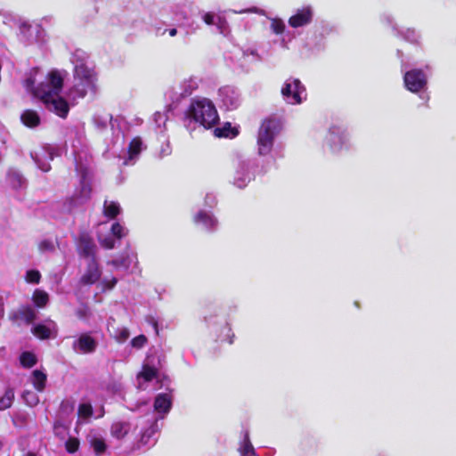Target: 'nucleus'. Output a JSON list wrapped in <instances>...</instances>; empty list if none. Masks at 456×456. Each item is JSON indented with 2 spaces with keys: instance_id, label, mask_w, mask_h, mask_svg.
Returning a JSON list of instances; mask_svg holds the SVG:
<instances>
[{
  "instance_id": "1",
  "label": "nucleus",
  "mask_w": 456,
  "mask_h": 456,
  "mask_svg": "<svg viewBox=\"0 0 456 456\" xmlns=\"http://www.w3.org/2000/svg\"><path fill=\"white\" fill-rule=\"evenodd\" d=\"M64 79L59 70H51L46 80L39 83L34 90V96L40 100L45 109L61 118H66L69 112V104L61 96Z\"/></svg>"
},
{
  "instance_id": "2",
  "label": "nucleus",
  "mask_w": 456,
  "mask_h": 456,
  "mask_svg": "<svg viewBox=\"0 0 456 456\" xmlns=\"http://www.w3.org/2000/svg\"><path fill=\"white\" fill-rule=\"evenodd\" d=\"M185 117L205 129L214 127L219 121L216 106L207 98L192 100L185 111Z\"/></svg>"
},
{
  "instance_id": "3",
  "label": "nucleus",
  "mask_w": 456,
  "mask_h": 456,
  "mask_svg": "<svg viewBox=\"0 0 456 456\" xmlns=\"http://www.w3.org/2000/svg\"><path fill=\"white\" fill-rule=\"evenodd\" d=\"M283 122L281 118L271 115L264 118L257 131V152L261 156L271 153L274 139L282 130Z\"/></svg>"
},
{
  "instance_id": "4",
  "label": "nucleus",
  "mask_w": 456,
  "mask_h": 456,
  "mask_svg": "<svg viewBox=\"0 0 456 456\" xmlns=\"http://www.w3.org/2000/svg\"><path fill=\"white\" fill-rule=\"evenodd\" d=\"M305 92V86L298 78L289 79L281 88L282 95L291 104L302 102V94Z\"/></svg>"
},
{
  "instance_id": "5",
  "label": "nucleus",
  "mask_w": 456,
  "mask_h": 456,
  "mask_svg": "<svg viewBox=\"0 0 456 456\" xmlns=\"http://www.w3.org/2000/svg\"><path fill=\"white\" fill-rule=\"evenodd\" d=\"M404 86L411 93H419L427 86V76L420 69H413L403 76Z\"/></svg>"
},
{
  "instance_id": "6",
  "label": "nucleus",
  "mask_w": 456,
  "mask_h": 456,
  "mask_svg": "<svg viewBox=\"0 0 456 456\" xmlns=\"http://www.w3.org/2000/svg\"><path fill=\"white\" fill-rule=\"evenodd\" d=\"M8 317L13 324L18 326L21 322L29 325L37 319V313L31 305H22L18 309L11 311Z\"/></svg>"
},
{
  "instance_id": "7",
  "label": "nucleus",
  "mask_w": 456,
  "mask_h": 456,
  "mask_svg": "<svg viewBox=\"0 0 456 456\" xmlns=\"http://www.w3.org/2000/svg\"><path fill=\"white\" fill-rule=\"evenodd\" d=\"M78 255L88 260L96 259V245L87 232H81L77 241Z\"/></svg>"
},
{
  "instance_id": "8",
  "label": "nucleus",
  "mask_w": 456,
  "mask_h": 456,
  "mask_svg": "<svg viewBox=\"0 0 456 456\" xmlns=\"http://www.w3.org/2000/svg\"><path fill=\"white\" fill-rule=\"evenodd\" d=\"M98 343L90 333L85 332L79 335L77 340L73 342L72 347L75 351L81 354H92L97 348Z\"/></svg>"
},
{
  "instance_id": "9",
  "label": "nucleus",
  "mask_w": 456,
  "mask_h": 456,
  "mask_svg": "<svg viewBox=\"0 0 456 456\" xmlns=\"http://www.w3.org/2000/svg\"><path fill=\"white\" fill-rule=\"evenodd\" d=\"M102 272L97 259L88 260L86 271L80 278L83 285H93L101 278Z\"/></svg>"
},
{
  "instance_id": "10",
  "label": "nucleus",
  "mask_w": 456,
  "mask_h": 456,
  "mask_svg": "<svg viewBox=\"0 0 456 456\" xmlns=\"http://www.w3.org/2000/svg\"><path fill=\"white\" fill-rule=\"evenodd\" d=\"M313 12L309 7L298 10L296 14L289 19V24L292 28H299L311 22Z\"/></svg>"
},
{
  "instance_id": "11",
  "label": "nucleus",
  "mask_w": 456,
  "mask_h": 456,
  "mask_svg": "<svg viewBox=\"0 0 456 456\" xmlns=\"http://www.w3.org/2000/svg\"><path fill=\"white\" fill-rule=\"evenodd\" d=\"M193 222L196 224H202L206 230H212L217 224L216 219L204 210H200L195 215Z\"/></svg>"
},
{
  "instance_id": "12",
  "label": "nucleus",
  "mask_w": 456,
  "mask_h": 456,
  "mask_svg": "<svg viewBox=\"0 0 456 456\" xmlns=\"http://www.w3.org/2000/svg\"><path fill=\"white\" fill-rule=\"evenodd\" d=\"M20 119L23 125L28 127L34 128L40 125V117L34 110H25L21 115Z\"/></svg>"
},
{
  "instance_id": "13",
  "label": "nucleus",
  "mask_w": 456,
  "mask_h": 456,
  "mask_svg": "<svg viewBox=\"0 0 456 456\" xmlns=\"http://www.w3.org/2000/svg\"><path fill=\"white\" fill-rule=\"evenodd\" d=\"M171 397L167 394H159L154 401V409L158 412L167 413L171 409Z\"/></svg>"
},
{
  "instance_id": "14",
  "label": "nucleus",
  "mask_w": 456,
  "mask_h": 456,
  "mask_svg": "<svg viewBox=\"0 0 456 456\" xmlns=\"http://www.w3.org/2000/svg\"><path fill=\"white\" fill-rule=\"evenodd\" d=\"M240 131L237 127L232 126L230 122H226L221 127H216L214 130L215 136L218 138H235Z\"/></svg>"
},
{
  "instance_id": "15",
  "label": "nucleus",
  "mask_w": 456,
  "mask_h": 456,
  "mask_svg": "<svg viewBox=\"0 0 456 456\" xmlns=\"http://www.w3.org/2000/svg\"><path fill=\"white\" fill-rule=\"evenodd\" d=\"M130 431V423L126 421H117L111 425V436L117 439L124 438Z\"/></svg>"
},
{
  "instance_id": "16",
  "label": "nucleus",
  "mask_w": 456,
  "mask_h": 456,
  "mask_svg": "<svg viewBox=\"0 0 456 456\" xmlns=\"http://www.w3.org/2000/svg\"><path fill=\"white\" fill-rule=\"evenodd\" d=\"M77 73L78 75V77L85 80V83L87 86H90L91 89L95 92L96 91V86H95V82H96V77H95V74H94L90 69L85 68V67H80L77 69Z\"/></svg>"
},
{
  "instance_id": "17",
  "label": "nucleus",
  "mask_w": 456,
  "mask_h": 456,
  "mask_svg": "<svg viewBox=\"0 0 456 456\" xmlns=\"http://www.w3.org/2000/svg\"><path fill=\"white\" fill-rule=\"evenodd\" d=\"M46 380L47 376L45 372L39 370H33L31 382L37 391H44V389L45 388Z\"/></svg>"
},
{
  "instance_id": "18",
  "label": "nucleus",
  "mask_w": 456,
  "mask_h": 456,
  "mask_svg": "<svg viewBox=\"0 0 456 456\" xmlns=\"http://www.w3.org/2000/svg\"><path fill=\"white\" fill-rule=\"evenodd\" d=\"M7 182L13 189H19L24 184L25 179L19 171L11 169L7 173Z\"/></svg>"
},
{
  "instance_id": "19",
  "label": "nucleus",
  "mask_w": 456,
  "mask_h": 456,
  "mask_svg": "<svg viewBox=\"0 0 456 456\" xmlns=\"http://www.w3.org/2000/svg\"><path fill=\"white\" fill-rule=\"evenodd\" d=\"M120 213V206L118 202L110 201V202H104L103 206V215L110 218L114 219L116 218Z\"/></svg>"
},
{
  "instance_id": "20",
  "label": "nucleus",
  "mask_w": 456,
  "mask_h": 456,
  "mask_svg": "<svg viewBox=\"0 0 456 456\" xmlns=\"http://www.w3.org/2000/svg\"><path fill=\"white\" fill-rule=\"evenodd\" d=\"M20 362L23 368L29 369L37 364V358L34 353L26 351L20 355Z\"/></svg>"
},
{
  "instance_id": "21",
  "label": "nucleus",
  "mask_w": 456,
  "mask_h": 456,
  "mask_svg": "<svg viewBox=\"0 0 456 456\" xmlns=\"http://www.w3.org/2000/svg\"><path fill=\"white\" fill-rule=\"evenodd\" d=\"M14 400V390L12 387H7L4 395L0 397V411L9 409Z\"/></svg>"
},
{
  "instance_id": "22",
  "label": "nucleus",
  "mask_w": 456,
  "mask_h": 456,
  "mask_svg": "<svg viewBox=\"0 0 456 456\" xmlns=\"http://www.w3.org/2000/svg\"><path fill=\"white\" fill-rule=\"evenodd\" d=\"M142 142L140 137H134L131 140L128 145V158L133 159L137 157L142 151Z\"/></svg>"
},
{
  "instance_id": "23",
  "label": "nucleus",
  "mask_w": 456,
  "mask_h": 456,
  "mask_svg": "<svg viewBox=\"0 0 456 456\" xmlns=\"http://www.w3.org/2000/svg\"><path fill=\"white\" fill-rule=\"evenodd\" d=\"M32 300L36 306L42 308L46 305L49 301L48 294L41 289H36L32 296Z\"/></svg>"
},
{
  "instance_id": "24",
  "label": "nucleus",
  "mask_w": 456,
  "mask_h": 456,
  "mask_svg": "<svg viewBox=\"0 0 456 456\" xmlns=\"http://www.w3.org/2000/svg\"><path fill=\"white\" fill-rule=\"evenodd\" d=\"M158 376V369L149 364H143L139 377L142 378L144 381L150 382Z\"/></svg>"
},
{
  "instance_id": "25",
  "label": "nucleus",
  "mask_w": 456,
  "mask_h": 456,
  "mask_svg": "<svg viewBox=\"0 0 456 456\" xmlns=\"http://www.w3.org/2000/svg\"><path fill=\"white\" fill-rule=\"evenodd\" d=\"M32 333L39 339H48L51 336V330L44 324H37L33 327Z\"/></svg>"
},
{
  "instance_id": "26",
  "label": "nucleus",
  "mask_w": 456,
  "mask_h": 456,
  "mask_svg": "<svg viewBox=\"0 0 456 456\" xmlns=\"http://www.w3.org/2000/svg\"><path fill=\"white\" fill-rule=\"evenodd\" d=\"M241 456H257L255 449L249 440L248 433L246 432L242 446L240 448Z\"/></svg>"
},
{
  "instance_id": "27",
  "label": "nucleus",
  "mask_w": 456,
  "mask_h": 456,
  "mask_svg": "<svg viewBox=\"0 0 456 456\" xmlns=\"http://www.w3.org/2000/svg\"><path fill=\"white\" fill-rule=\"evenodd\" d=\"M90 444L97 455L104 453L107 449L104 439L101 437H93L90 440Z\"/></svg>"
},
{
  "instance_id": "28",
  "label": "nucleus",
  "mask_w": 456,
  "mask_h": 456,
  "mask_svg": "<svg viewBox=\"0 0 456 456\" xmlns=\"http://www.w3.org/2000/svg\"><path fill=\"white\" fill-rule=\"evenodd\" d=\"M94 411L91 403H81L78 406L77 414L80 418L88 419L93 416Z\"/></svg>"
},
{
  "instance_id": "29",
  "label": "nucleus",
  "mask_w": 456,
  "mask_h": 456,
  "mask_svg": "<svg viewBox=\"0 0 456 456\" xmlns=\"http://www.w3.org/2000/svg\"><path fill=\"white\" fill-rule=\"evenodd\" d=\"M79 440L76 437H69L65 443V449L69 453H75L79 449Z\"/></svg>"
},
{
  "instance_id": "30",
  "label": "nucleus",
  "mask_w": 456,
  "mask_h": 456,
  "mask_svg": "<svg viewBox=\"0 0 456 456\" xmlns=\"http://www.w3.org/2000/svg\"><path fill=\"white\" fill-rule=\"evenodd\" d=\"M271 28L276 35H281L285 30V24L282 20L275 18L272 20Z\"/></svg>"
},
{
  "instance_id": "31",
  "label": "nucleus",
  "mask_w": 456,
  "mask_h": 456,
  "mask_svg": "<svg viewBox=\"0 0 456 456\" xmlns=\"http://www.w3.org/2000/svg\"><path fill=\"white\" fill-rule=\"evenodd\" d=\"M111 233L113 234V236H115L117 239H122L123 237H125L126 235V229L118 222L114 223L112 225H111Z\"/></svg>"
},
{
  "instance_id": "32",
  "label": "nucleus",
  "mask_w": 456,
  "mask_h": 456,
  "mask_svg": "<svg viewBox=\"0 0 456 456\" xmlns=\"http://www.w3.org/2000/svg\"><path fill=\"white\" fill-rule=\"evenodd\" d=\"M41 280V274L37 270H28L26 273V281L29 283L38 284Z\"/></svg>"
},
{
  "instance_id": "33",
  "label": "nucleus",
  "mask_w": 456,
  "mask_h": 456,
  "mask_svg": "<svg viewBox=\"0 0 456 456\" xmlns=\"http://www.w3.org/2000/svg\"><path fill=\"white\" fill-rule=\"evenodd\" d=\"M147 343V338L144 335H139L131 340V345L135 348H142Z\"/></svg>"
},
{
  "instance_id": "34",
  "label": "nucleus",
  "mask_w": 456,
  "mask_h": 456,
  "mask_svg": "<svg viewBox=\"0 0 456 456\" xmlns=\"http://www.w3.org/2000/svg\"><path fill=\"white\" fill-rule=\"evenodd\" d=\"M101 246L105 249H112L115 248V240L111 237H105L100 240Z\"/></svg>"
},
{
  "instance_id": "35",
  "label": "nucleus",
  "mask_w": 456,
  "mask_h": 456,
  "mask_svg": "<svg viewBox=\"0 0 456 456\" xmlns=\"http://www.w3.org/2000/svg\"><path fill=\"white\" fill-rule=\"evenodd\" d=\"M23 86L34 95V90L37 86H35V78L33 77H27L23 82Z\"/></svg>"
},
{
  "instance_id": "36",
  "label": "nucleus",
  "mask_w": 456,
  "mask_h": 456,
  "mask_svg": "<svg viewBox=\"0 0 456 456\" xmlns=\"http://www.w3.org/2000/svg\"><path fill=\"white\" fill-rule=\"evenodd\" d=\"M38 248L41 251H45V250H53V244L52 241L48 240H42L39 245H38Z\"/></svg>"
},
{
  "instance_id": "37",
  "label": "nucleus",
  "mask_w": 456,
  "mask_h": 456,
  "mask_svg": "<svg viewBox=\"0 0 456 456\" xmlns=\"http://www.w3.org/2000/svg\"><path fill=\"white\" fill-rule=\"evenodd\" d=\"M118 282V280L115 277H112L110 280L105 279L102 283L104 285V288L107 289H113Z\"/></svg>"
},
{
  "instance_id": "38",
  "label": "nucleus",
  "mask_w": 456,
  "mask_h": 456,
  "mask_svg": "<svg viewBox=\"0 0 456 456\" xmlns=\"http://www.w3.org/2000/svg\"><path fill=\"white\" fill-rule=\"evenodd\" d=\"M303 450L305 454H308L311 452H316V444L312 442H307Z\"/></svg>"
},
{
  "instance_id": "39",
  "label": "nucleus",
  "mask_w": 456,
  "mask_h": 456,
  "mask_svg": "<svg viewBox=\"0 0 456 456\" xmlns=\"http://www.w3.org/2000/svg\"><path fill=\"white\" fill-rule=\"evenodd\" d=\"M214 18H215V16L213 13L207 12L203 16V20L205 21L206 24L212 25L214 23Z\"/></svg>"
},
{
  "instance_id": "40",
  "label": "nucleus",
  "mask_w": 456,
  "mask_h": 456,
  "mask_svg": "<svg viewBox=\"0 0 456 456\" xmlns=\"http://www.w3.org/2000/svg\"><path fill=\"white\" fill-rule=\"evenodd\" d=\"M61 409H64V408H69V410H73V403H69L68 401L67 402H62L61 405Z\"/></svg>"
},
{
  "instance_id": "41",
  "label": "nucleus",
  "mask_w": 456,
  "mask_h": 456,
  "mask_svg": "<svg viewBox=\"0 0 456 456\" xmlns=\"http://www.w3.org/2000/svg\"><path fill=\"white\" fill-rule=\"evenodd\" d=\"M168 34H169L170 37H175L177 34V29L176 28H170V29H168Z\"/></svg>"
},
{
  "instance_id": "42",
  "label": "nucleus",
  "mask_w": 456,
  "mask_h": 456,
  "mask_svg": "<svg viewBox=\"0 0 456 456\" xmlns=\"http://www.w3.org/2000/svg\"><path fill=\"white\" fill-rule=\"evenodd\" d=\"M28 395H33V393H31V392H26V393H24V394H23V398H24V399H26V397H27Z\"/></svg>"
},
{
  "instance_id": "43",
  "label": "nucleus",
  "mask_w": 456,
  "mask_h": 456,
  "mask_svg": "<svg viewBox=\"0 0 456 456\" xmlns=\"http://www.w3.org/2000/svg\"><path fill=\"white\" fill-rule=\"evenodd\" d=\"M122 336H123L124 339L127 338V337H128V332H127L126 330L123 331V332H122Z\"/></svg>"
},
{
  "instance_id": "44",
  "label": "nucleus",
  "mask_w": 456,
  "mask_h": 456,
  "mask_svg": "<svg viewBox=\"0 0 456 456\" xmlns=\"http://www.w3.org/2000/svg\"><path fill=\"white\" fill-rule=\"evenodd\" d=\"M25 456H37L36 453L28 452Z\"/></svg>"
},
{
  "instance_id": "45",
  "label": "nucleus",
  "mask_w": 456,
  "mask_h": 456,
  "mask_svg": "<svg viewBox=\"0 0 456 456\" xmlns=\"http://www.w3.org/2000/svg\"><path fill=\"white\" fill-rule=\"evenodd\" d=\"M154 329H155L156 332L158 333V324H157V322L154 323Z\"/></svg>"
},
{
  "instance_id": "46",
  "label": "nucleus",
  "mask_w": 456,
  "mask_h": 456,
  "mask_svg": "<svg viewBox=\"0 0 456 456\" xmlns=\"http://www.w3.org/2000/svg\"><path fill=\"white\" fill-rule=\"evenodd\" d=\"M78 316L79 317H83L84 316V314H83V313H81V311L78 312Z\"/></svg>"
},
{
  "instance_id": "47",
  "label": "nucleus",
  "mask_w": 456,
  "mask_h": 456,
  "mask_svg": "<svg viewBox=\"0 0 456 456\" xmlns=\"http://www.w3.org/2000/svg\"><path fill=\"white\" fill-rule=\"evenodd\" d=\"M3 446H4V444H3L2 441L0 440V451L3 449Z\"/></svg>"
}]
</instances>
